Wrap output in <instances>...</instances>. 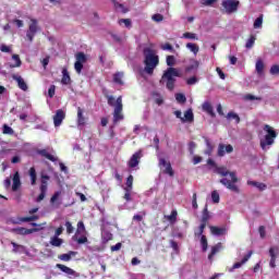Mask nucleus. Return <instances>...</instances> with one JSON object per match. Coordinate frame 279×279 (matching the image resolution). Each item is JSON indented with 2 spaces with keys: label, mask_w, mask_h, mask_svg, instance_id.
<instances>
[{
  "label": "nucleus",
  "mask_w": 279,
  "mask_h": 279,
  "mask_svg": "<svg viewBox=\"0 0 279 279\" xmlns=\"http://www.w3.org/2000/svg\"><path fill=\"white\" fill-rule=\"evenodd\" d=\"M65 117H66V113L64 112V110L62 109L57 110L56 114L53 116L54 128H60Z\"/></svg>",
  "instance_id": "nucleus-10"
},
{
  "label": "nucleus",
  "mask_w": 279,
  "mask_h": 279,
  "mask_svg": "<svg viewBox=\"0 0 279 279\" xmlns=\"http://www.w3.org/2000/svg\"><path fill=\"white\" fill-rule=\"evenodd\" d=\"M124 191H125L124 199H125L126 202H132V190H130V189H124Z\"/></svg>",
  "instance_id": "nucleus-53"
},
{
  "label": "nucleus",
  "mask_w": 279,
  "mask_h": 279,
  "mask_svg": "<svg viewBox=\"0 0 279 279\" xmlns=\"http://www.w3.org/2000/svg\"><path fill=\"white\" fill-rule=\"evenodd\" d=\"M141 158H143V153L141 150L133 154L131 159L128 162V166L130 167V169H134V167H138V163L141 162Z\"/></svg>",
  "instance_id": "nucleus-11"
},
{
  "label": "nucleus",
  "mask_w": 279,
  "mask_h": 279,
  "mask_svg": "<svg viewBox=\"0 0 279 279\" xmlns=\"http://www.w3.org/2000/svg\"><path fill=\"white\" fill-rule=\"evenodd\" d=\"M221 243H218L211 247V253L208 255L209 260H213V257L221 250Z\"/></svg>",
  "instance_id": "nucleus-38"
},
{
  "label": "nucleus",
  "mask_w": 279,
  "mask_h": 279,
  "mask_svg": "<svg viewBox=\"0 0 279 279\" xmlns=\"http://www.w3.org/2000/svg\"><path fill=\"white\" fill-rule=\"evenodd\" d=\"M254 29H263V15H259L253 24Z\"/></svg>",
  "instance_id": "nucleus-40"
},
{
  "label": "nucleus",
  "mask_w": 279,
  "mask_h": 279,
  "mask_svg": "<svg viewBox=\"0 0 279 279\" xmlns=\"http://www.w3.org/2000/svg\"><path fill=\"white\" fill-rule=\"evenodd\" d=\"M175 100L178 104H186V96H184V94H177Z\"/></svg>",
  "instance_id": "nucleus-48"
},
{
  "label": "nucleus",
  "mask_w": 279,
  "mask_h": 279,
  "mask_svg": "<svg viewBox=\"0 0 279 279\" xmlns=\"http://www.w3.org/2000/svg\"><path fill=\"white\" fill-rule=\"evenodd\" d=\"M60 195H62V192H56L50 198L51 204H56V202H58V199L60 198Z\"/></svg>",
  "instance_id": "nucleus-56"
},
{
  "label": "nucleus",
  "mask_w": 279,
  "mask_h": 279,
  "mask_svg": "<svg viewBox=\"0 0 279 279\" xmlns=\"http://www.w3.org/2000/svg\"><path fill=\"white\" fill-rule=\"evenodd\" d=\"M264 132H266V135L264 136V138H260L259 145L263 151H267V149H269V147L274 145L278 134L276 133L274 128L268 124L264 125Z\"/></svg>",
  "instance_id": "nucleus-4"
},
{
  "label": "nucleus",
  "mask_w": 279,
  "mask_h": 279,
  "mask_svg": "<svg viewBox=\"0 0 279 279\" xmlns=\"http://www.w3.org/2000/svg\"><path fill=\"white\" fill-rule=\"evenodd\" d=\"M73 240L78 243V245H84V243H88V238H86V234H80L75 238L73 236Z\"/></svg>",
  "instance_id": "nucleus-35"
},
{
  "label": "nucleus",
  "mask_w": 279,
  "mask_h": 279,
  "mask_svg": "<svg viewBox=\"0 0 279 279\" xmlns=\"http://www.w3.org/2000/svg\"><path fill=\"white\" fill-rule=\"evenodd\" d=\"M37 154H39L40 156H44V158H47L48 160H51V162H56L58 160V158L56 156L49 154V151H47V149L38 150Z\"/></svg>",
  "instance_id": "nucleus-26"
},
{
  "label": "nucleus",
  "mask_w": 279,
  "mask_h": 279,
  "mask_svg": "<svg viewBox=\"0 0 279 279\" xmlns=\"http://www.w3.org/2000/svg\"><path fill=\"white\" fill-rule=\"evenodd\" d=\"M57 268L60 269V271H63V274H66V276H75V270L69 268V266L57 264Z\"/></svg>",
  "instance_id": "nucleus-25"
},
{
  "label": "nucleus",
  "mask_w": 279,
  "mask_h": 279,
  "mask_svg": "<svg viewBox=\"0 0 279 279\" xmlns=\"http://www.w3.org/2000/svg\"><path fill=\"white\" fill-rule=\"evenodd\" d=\"M104 241H111L112 239V233L106 232L102 234Z\"/></svg>",
  "instance_id": "nucleus-64"
},
{
  "label": "nucleus",
  "mask_w": 279,
  "mask_h": 279,
  "mask_svg": "<svg viewBox=\"0 0 279 279\" xmlns=\"http://www.w3.org/2000/svg\"><path fill=\"white\" fill-rule=\"evenodd\" d=\"M166 62L168 66H175V57L168 56Z\"/></svg>",
  "instance_id": "nucleus-49"
},
{
  "label": "nucleus",
  "mask_w": 279,
  "mask_h": 279,
  "mask_svg": "<svg viewBox=\"0 0 279 279\" xmlns=\"http://www.w3.org/2000/svg\"><path fill=\"white\" fill-rule=\"evenodd\" d=\"M28 175L31 178V184L32 186H36V180H37V175H36V168L32 167L28 171Z\"/></svg>",
  "instance_id": "nucleus-32"
},
{
  "label": "nucleus",
  "mask_w": 279,
  "mask_h": 279,
  "mask_svg": "<svg viewBox=\"0 0 279 279\" xmlns=\"http://www.w3.org/2000/svg\"><path fill=\"white\" fill-rule=\"evenodd\" d=\"M175 77H180V71L175 68H168L165 71L160 83L166 84L168 90H173V88H175Z\"/></svg>",
  "instance_id": "nucleus-5"
},
{
  "label": "nucleus",
  "mask_w": 279,
  "mask_h": 279,
  "mask_svg": "<svg viewBox=\"0 0 279 279\" xmlns=\"http://www.w3.org/2000/svg\"><path fill=\"white\" fill-rule=\"evenodd\" d=\"M13 232H15V234H21L22 236H25L27 234H34V232H38V229H26V228L20 227V228L13 229Z\"/></svg>",
  "instance_id": "nucleus-20"
},
{
  "label": "nucleus",
  "mask_w": 279,
  "mask_h": 279,
  "mask_svg": "<svg viewBox=\"0 0 279 279\" xmlns=\"http://www.w3.org/2000/svg\"><path fill=\"white\" fill-rule=\"evenodd\" d=\"M51 178L48 175V174H45V172H41L40 174V187H39V191H40V194L38 195L36 202H43V199H45V196L47 195V186L49 184V180Z\"/></svg>",
  "instance_id": "nucleus-6"
},
{
  "label": "nucleus",
  "mask_w": 279,
  "mask_h": 279,
  "mask_svg": "<svg viewBox=\"0 0 279 279\" xmlns=\"http://www.w3.org/2000/svg\"><path fill=\"white\" fill-rule=\"evenodd\" d=\"M250 258H252V252H248L241 262H238L231 268H228V271L232 272L234 269H241V267H243V265H245Z\"/></svg>",
  "instance_id": "nucleus-15"
},
{
  "label": "nucleus",
  "mask_w": 279,
  "mask_h": 279,
  "mask_svg": "<svg viewBox=\"0 0 279 279\" xmlns=\"http://www.w3.org/2000/svg\"><path fill=\"white\" fill-rule=\"evenodd\" d=\"M211 199H213L214 204H219V193L217 191H214L211 193Z\"/></svg>",
  "instance_id": "nucleus-57"
},
{
  "label": "nucleus",
  "mask_w": 279,
  "mask_h": 279,
  "mask_svg": "<svg viewBox=\"0 0 279 279\" xmlns=\"http://www.w3.org/2000/svg\"><path fill=\"white\" fill-rule=\"evenodd\" d=\"M234 151V147L232 145H225V144H219L218 145V156L220 158H223L226 154H232Z\"/></svg>",
  "instance_id": "nucleus-13"
},
{
  "label": "nucleus",
  "mask_w": 279,
  "mask_h": 279,
  "mask_svg": "<svg viewBox=\"0 0 279 279\" xmlns=\"http://www.w3.org/2000/svg\"><path fill=\"white\" fill-rule=\"evenodd\" d=\"M122 244L121 242L117 243L116 245L111 246V252H119L121 250Z\"/></svg>",
  "instance_id": "nucleus-63"
},
{
  "label": "nucleus",
  "mask_w": 279,
  "mask_h": 279,
  "mask_svg": "<svg viewBox=\"0 0 279 279\" xmlns=\"http://www.w3.org/2000/svg\"><path fill=\"white\" fill-rule=\"evenodd\" d=\"M165 219L170 223H175L178 221V210H172L170 215L165 216Z\"/></svg>",
  "instance_id": "nucleus-34"
},
{
  "label": "nucleus",
  "mask_w": 279,
  "mask_h": 279,
  "mask_svg": "<svg viewBox=\"0 0 279 279\" xmlns=\"http://www.w3.org/2000/svg\"><path fill=\"white\" fill-rule=\"evenodd\" d=\"M108 105L114 108L113 111V123H119V121H123V98L119 96L114 101L113 96H107Z\"/></svg>",
  "instance_id": "nucleus-3"
},
{
  "label": "nucleus",
  "mask_w": 279,
  "mask_h": 279,
  "mask_svg": "<svg viewBox=\"0 0 279 279\" xmlns=\"http://www.w3.org/2000/svg\"><path fill=\"white\" fill-rule=\"evenodd\" d=\"M0 51H2V53H12V46H8L5 44H2L0 46Z\"/></svg>",
  "instance_id": "nucleus-46"
},
{
  "label": "nucleus",
  "mask_w": 279,
  "mask_h": 279,
  "mask_svg": "<svg viewBox=\"0 0 279 279\" xmlns=\"http://www.w3.org/2000/svg\"><path fill=\"white\" fill-rule=\"evenodd\" d=\"M243 99H244L245 101L260 100V98H258V97H256V96H254V95H252V94H246V95H244Z\"/></svg>",
  "instance_id": "nucleus-52"
},
{
  "label": "nucleus",
  "mask_w": 279,
  "mask_h": 279,
  "mask_svg": "<svg viewBox=\"0 0 279 279\" xmlns=\"http://www.w3.org/2000/svg\"><path fill=\"white\" fill-rule=\"evenodd\" d=\"M161 49H162L163 51H171L172 53H173V51H175V50L173 49V46H171V44H163V45H161Z\"/></svg>",
  "instance_id": "nucleus-55"
},
{
  "label": "nucleus",
  "mask_w": 279,
  "mask_h": 279,
  "mask_svg": "<svg viewBox=\"0 0 279 279\" xmlns=\"http://www.w3.org/2000/svg\"><path fill=\"white\" fill-rule=\"evenodd\" d=\"M133 183H134V177L129 175V178L126 179V187H124V189H130V191H132V184Z\"/></svg>",
  "instance_id": "nucleus-54"
},
{
  "label": "nucleus",
  "mask_w": 279,
  "mask_h": 279,
  "mask_svg": "<svg viewBox=\"0 0 279 279\" xmlns=\"http://www.w3.org/2000/svg\"><path fill=\"white\" fill-rule=\"evenodd\" d=\"M65 228H66L68 234H73L74 228H73V225H71L70 221H66V222H65Z\"/></svg>",
  "instance_id": "nucleus-58"
},
{
  "label": "nucleus",
  "mask_w": 279,
  "mask_h": 279,
  "mask_svg": "<svg viewBox=\"0 0 279 279\" xmlns=\"http://www.w3.org/2000/svg\"><path fill=\"white\" fill-rule=\"evenodd\" d=\"M88 121V118L84 116V109L81 107L77 108V116H76V123L78 128H84L86 125V122Z\"/></svg>",
  "instance_id": "nucleus-14"
},
{
  "label": "nucleus",
  "mask_w": 279,
  "mask_h": 279,
  "mask_svg": "<svg viewBox=\"0 0 279 279\" xmlns=\"http://www.w3.org/2000/svg\"><path fill=\"white\" fill-rule=\"evenodd\" d=\"M271 75H279V65H272L270 68Z\"/></svg>",
  "instance_id": "nucleus-61"
},
{
  "label": "nucleus",
  "mask_w": 279,
  "mask_h": 279,
  "mask_svg": "<svg viewBox=\"0 0 279 279\" xmlns=\"http://www.w3.org/2000/svg\"><path fill=\"white\" fill-rule=\"evenodd\" d=\"M62 243H64V240L53 235L50 239V245H52V247H60L62 245Z\"/></svg>",
  "instance_id": "nucleus-30"
},
{
  "label": "nucleus",
  "mask_w": 279,
  "mask_h": 279,
  "mask_svg": "<svg viewBox=\"0 0 279 279\" xmlns=\"http://www.w3.org/2000/svg\"><path fill=\"white\" fill-rule=\"evenodd\" d=\"M197 69H199V61L194 60V61H192V63L186 68V71H187V72H191V71H195V70H197Z\"/></svg>",
  "instance_id": "nucleus-44"
},
{
  "label": "nucleus",
  "mask_w": 279,
  "mask_h": 279,
  "mask_svg": "<svg viewBox=\"0 0 279 279\" xmlns=\"http://www.w3.org/2000/svg\"><path fill=\"white\" fill-rule=\"evenodd\" d=\"M203 110L204 112H207V114H209L210 117H215V111L213 110V105H210V102H204Z\"/></svg>",
  "instance_id": "nucleus-33"
},
{
  "label": "nucleus",
  "mask_w": 279,
  "mask_h": 279,
  "mask_svg": "<svg viewBox=\"0 0 279 279\" xmlns=\"http://www.w3.org/2000/svg\"><path fill=\"white\" fill-rule=\"evenodd\" d=\"M205 143H206V147L207 149L205 150V155L206 156H210V154H213V144H210V140H208V137L205 138Z\"/></svg>",
  "instance_id": "nucleus-41"
},
{
  "label": "nucleus",
  "mask_w": 279,
  "mask_h": 279,
  "mask_svg": "<svg viewBox=\"0 0 279 279\" xmlns=\"http://www.w3.org/2000/svg\"><path fill=\"white\" fill-rule=\"evenodd\" d=\"M269 255H270V258H276V256H278V248L270 247Z\"/></svg>",
  "instance_id": "nucleus-59"
},
{
  "label": "nucleus",
  "mask_w": 279,
  "mask_h": 279,
  "mask_svg": "<svg viewBox=\"0 0 279 279\" xmlns=\"http://www.w3.org/2000/svg\"><path fill=\"white\" fill-rule=\"evenodd\" d=\"M61 84L64 86H69V84H71V75L69 74V70H66V68L62 70Z\"/></svg>",
  "instance_id": "nucleus-23"
},
{
  "label": "nucleus",
  "mask_w": 279,
  "mask_h": 279,
  "mask_svg": "<svg viewBox=\"0 0 279 279\" xmlns=\"http://www.w3.org/2000/svg\"><path fill=\"white\" fill-rule=\"evenodd\" d=\"M151 19L153 21H155V23H162V21L165 20V16H162V14L160 13H157V14H154Z\"/></svg>",
  "instance_id": "nucleus-51"
},
{
  "label": "nucleus",
  "mask_w": 279,
  "mask_h": 279,
  "mask_svg": "<svg viewBox=\"0 0 279 279\" xmlns=\"http://www.w3.org/2000/svg\"><path fill=\"white\" fill-rule=\"evenodd\" d=\"M208 219H209L208 208H205L202 217V225L199 226L198 231L195 232V236H202V234H204V230L206 228V221H208Z\"/></svg>",
  "instance_id": "nucleus-12"
},
{
  "label": "nucleus",
  "mask_w": 279,
  "mask_h": 279,
  "mask_svg": "<svg viewBox=\"0 0 279 279\" xmlns=\"http://www.w3.org/2000/svg\"><path fill=\"white\" fill-rule=\"evenodd\" d=\"M75 63H74V70L76 71L77 75L82 74V69H84V64H86V61L88 60L86 58V54L84 52H77L75 54Z\"/></svg>",
  "instance_id": "nucleus-7"
},
{
  "label": "nucleus",
  "mask_w": 279,
  "mask_h": 279,
  "mask_svg": "<svg viewBox=\"0 0 279 279\" xmlns=\"http://www.w3.org/2000/svg\"><path fill=\"white\" fill-rule=\"evenodd\" d=\"M255 68L258 75H263V71L265 69V63H263V60H257Z\"/></svg>",
  "instance_id": "nucleus-42"
},
{
  "label": "nucleus",
  "mask_w": 279,
  "mask_h": 279,
  "mask_svg": "<svg viewBox=\"0 0 279 279\" xmlns=\"http://www.w3.org/2000/svg\"><path fill=\"white\" fill-rule=\"evenodd\" d=\"M80 234H86V227L84 226V222L83 221H80L77 223V229H76V232H75V238L80 236Z\"/></svg>",
  "instance_id": "nucleus-31"
},
{
  "label": "nucleus",
  "mask_w": 279,
  "mask_h": 279,
  "mask_svg": "<svg viewBox=\"0 0 279 279\" xmlns=\"http://www.w3.org/2000/svg\"><path fill=\"white\" fill-rule=\"evenodd\" d=\"M113 82L116 84H119L120 86H122V84H123V72H117L113 75Z\"/></svg>",
  "instance_id": "nucleus-36"
},
{
  "label": "nucleus",
  "mask_w": 279,
  "mask_h": 279,
  "mask_svg": "<svg viewBox=\"0 0 279 279\" xmlns=\"http://www.w3.org/2000/svg\"><path fill=\"white\" fill-rule=\"evenodd\" d=\"M256 43V36H251L246 41V49H252L254 47V44Z\"/></svg>",
  "instance_id": "nucleus-45"
},
{
  "label": "nucleus",
  "mask_w": 279,
  "mask_h": 279,
  "mask_svg": "<svg viewBox=\"0 0 279 279\" xmlns=\"http://www.w3.org/2000/svg\"><path fill=\"white\" fill-rule=\"evenodd\" d=\"M144 64L145 73L153 75L154 69L159 64L158 54H156V50H154V45L144 48Z\"/></svg>",
  "instance_id": "nucleus-2"
},
{
  "label": "nucleus",
  "mask_w": 279,
  "mask_h": 279,
  "mask_svg": "<svg viewBox=\"0 0 279 279\" xmlns=\"http://www.w3.org/2000/svg\"><path fill=\"white\" fill-rule=\"evenodd\" d=\"M186 49H189V51H191L194 56H197V53H199V46L197 44L187 43Z\"/></svg>",
  "instance_id": "nucleus-29"
},
{
  "label": "nucleus",
  "mask_w": 279,
  "mask_h": 279,
  "mask_svg": "<svg viewBox=\"0 0 279 279\" xmlns=\"http://www.w3.org/2000/svg\"><path fill=\"white\" fill-rule=\"evenodd\" d=\"M159 167H162L163 172L168 175H173V169L171 168V163L167 162V160L159 158Z\"/></svg>",
  "instance_id": "nucleus-18"
},
{
  "label": "nucleus",
  "mask_w": 279,
  "mask_h": 279,
  "mask_svg": "<svg viewBox=\"0 0 279 279\" xmlns=\"http://www.w3.org/2000/svg\"><path fill=\"white\" fill-rule=\"evenodd\" d=\"M36 32H38V22L36 20H31L29 28L26 34V38H28L29 43L34 41V37L36 36Z\"/></svg>",
  "instance_id": "nucleus-9"
},
{
  "label": "nucleus",
  "mask_w": 279,
  "mask_h": 279,
  "mask_svg": "<svg viewBox=\"0 0 279 279\" xmlns=\"http://www.w3.org/2000/svg\"><path fill=\"white\" fill-rule=\"evenodd\" d=\"M2 132H3V134H9V135L14 134V130L11 126H9L8 124H3Z\"/></svg>",
  "instance_id": "nucleus-47"
},
{
  "label": "nucleus",
  "mask_w": 279,
  "mask_h": 279,
  "mask_svg": "<svg viewBox=\"0 0 279 279\" xmlns=\"http://www.w3.org/2000/svg\"><path fill=\"white\" fill-rule=\"evenodd\" d=\"M118 23L119 25H125V27H132V21L130 19H121Z\"/></svg>",
  "instance_id": "nucleus-50"
},
{
  "label": "nucleus",
  "mask_w": 279,
  "mask_h": 279,
  "mask_svg": "<svg viewBox=\"0 0 279 279\" xmlns=\"http://www.w3.org/2000/svg\"><path fill=\"white\" fill-rule=\"evenodd\" d=\"M222 8H225L227 14H232L239 10V1L238 0H223Z\"/></svg>",
  "instance_id": "nucleus-8"
},
{
  "label": "nucleus",
  "mask_w": 279,
  "mask_h": 279,
  "mask_svg": "<svg viewBox=\"0 0 279 279\" xmlns=\"http://www.w3.org/2000/svg\"><path fill=\"white\" fill-rule=\"evenodd\" d=\"M76 255V252L70 251L69 253L59 255V259L63 260L64 263H69V260H71V257Z\"/></svg>",
  "instance_id": "nucleus-28"
},
{
  "label": "nucleus",
  "mask_w": 279,
  "mask_h": 279,
  "mask_svg": "<svg viewBox=\"0 0 279 279\" xmlns=\"http://www.w3.org/2000/svg\"><path fill=\"white\" fill-rule=\"evenodd\" d=\"M12 60H13V63L7 64V66H9V69H17L19 66H21L22 62H21V58L19 57V54H13Z\"/></svg>",
  "instance_id": "nucleus-24"
},
{
  "label": "nucleus",
  "mask_w": 279,
  "mask_h": 279,
  "mask_svg": "<svg viewBox=\"0 0 279 279\" xmlns=\"http://www.w3.org/2000/svg\"><path fill=\"white\" fill-rule=\"evenodd\" d=\"M248 186H255V189H258V191H266L267 184L256 182V181H247Z\"/></svg>",
  "instance_id": "nucleus-27"
},
{
  "label": "nucleus",
  "mask_w": 279,
  "mask_h": 279,
  "mask_svg": "<svg viewBox=\"0 0 279 279\" xmlns=\"http://www.w3.org/2000/svg\"><path fill=\"white\" fill-rule=\"evenodd\" d=\"M182 38H185L186 40H199V37H197V34L195 33H184L182 35Z\"/></svg>",
  "instance_id": "nucleus-39"
},
{
  "label": "nucleus",
  "mask_w": 279,
  "mask_h": 279,
  "mask_svg": "<svg viewBox=\"0 0 279 279\" xmlns=\"http://www.w3.org/2000/svg\"><path fill=\"white\" fill-rule=\"evenodd\" d=\"M195 121V116L193 114V109H187L184 112V117L181 118V123H193Z\"/></svg>",
  "instance_id": "nucleus-19"
},
{
  "label": "nucleus",
  "mask_w": 279,
  "mask_h": 279,
  "mask_svg": "<svg viewBox=\"0 0 279 279\" xmlns=\"http://www.w3.org/2000/svg\"><path fill=\"white\" fill-rule=\"evenodd\" d=\"M12 182V191H19V189H21V174H19V172L14 173Z\"/></svg>",
  "instance_id": "nucleus-22"
},
{
  "label": "nucleus",
  "mask_w": 279,
  "mask_h": 279,
  "mask_svg": "<svg viewBox=\"0 0 279 279\" xmlns=\"http://www.w3.org/2000/svg\"><path fill=\"white\" fill-rule=\"evenodd\" d=\"M56 95V85H51L48 89V96L51 98Z\"/></svg>",
  "instance_id": "nucleus-62"
},
{
  "label": "nucleus",
  "mask_w": 279,
  "mask_h": 279,
  "mask_svg": "<svg viewBox=\"0 0 279 279\" xmlns=\"http://www.w3.org/2000/svg\"><path fill=\"white\" fill-rule=\"evenodd\" d=\"M11 245L13 247V254H29V251H27V246L25 245L17 244L16 242H11Z\"/></svg>",
  "instance_id": "nucleus-16"
},
{
  "label": "nucleus",
  "mask_w": 279,
  "mask_h": 279,
  "mask_svg": "<svg viewBox=\"0 0 279 279\" xmlns=\"http://www.w3.org/2000/svg\"><path fill=\"white\" fill-rule=\"evenodd\" d=\"M209 229L214 236H225V234H228V229L226 227H209Z\"/></svg>",
  "instance_id": "nucleus-17"
},
{
  "label": "nucleus",
  "mask_w": 279,
  "mask_h": 279,
  "mask_svg": "<svg viewBox=\"0 0 279 279\" xmlns=\"http://www.w3.org/2000/svg\"><path fill=\"white\" fill-rule=\"evenodd\" d=\"M207 165H209V167H214V172L222 177V179H220V184H222V186H226V189H229V191H232L233 193L241 192L239 185H236V182H239L236 172H230L226 167H217V163L213 159H208ZM226 175H229L230 179L226 178Z\"/></svg>",
  "instance_id": "nucleus-1"
},
{
  "label": "nucleus",
  "mask_w": 279,
  "mask_h": 279,
  "mask_svg": "<svg viewBox=\"0 0 279 279\" xmlns=\"http://www.w3.org/2000/svg\"><path fill=\"white\" fill-rule=\"evenodd\" d=\"M12 78L17 83L21 90H27V83H25V80H23L21 75L13 74Z\"/></svg>",
  "instance_id": "nucleus-21"
},
{
  "label": "nucleus",
  "mask_w": 279,
  "mask_h": 279,
  "mask_svg": "<svg viewBox=\"0 0 279 279\" xmlns=\"http://www.w3.org/2000/svg\"><path fill=\"white\" fill-rule=\"evenodd\" d=\"M196 236H201L202 250H203V252H206V250H208V240L206 239V235H204V233H202L201 235H196Z\"/></svg>",
  "instance_id": "nucleus-37"
},
{
  "label": "nucleus",
  "mask_w": 279,
  "mask_h": 279,
  "mask_svg": "<svg viewBox=\"0 0 279 279\" xmlns=\"http://www.w3.org/2000/svg\"><path fill=\"white\" fill-rule=\"evenodd\" d=\"M227 119H228V121L234 119V121H235L236 123H241V118L239 117V114H236V113H234V112H229V113L227 114Z\"/></svg>",
  "instance_id": "nucleus-43"
},
{
  "label": "nucleus",
  "mask_w": 279,
  "mask_h": 279,
  "mask_svg": "<svg viewBox=\"0 0 279 279\" xmlns=\"http://www.w3.org/2000/svg\"><path fill=\"white\" fill-rule=\"evenodd\" d=\"M186 84L189 86H193V85L197 84V77L193 76V77L187 78Z\"/></svg>",
  "instance_id": "nucleus-60"
}]
</instances>
